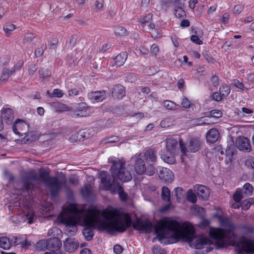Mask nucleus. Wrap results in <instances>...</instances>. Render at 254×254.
<instances>
[{"label": "nucleus", "mask_w": 254, "mask_h": 254, "mask_svg": "<svg viewBox=\"0 0 254 254\" xmlns=\"http://www.w3.org/2000/svg\"><path fill=\"white\" fill-rule=\"evenodd\" d=\"M163 104L169 110H175L177 109L178 105L175 102L171 101H165L163 102Z\"/></svg>", "instance_id": "e433bc0d"}, {"label": "nucleus", "mask_w": 254, "mask_h": 254, "mask_svg": "<svg viewBox=\"0 0 254 254\" xmlns=\"http://www.w3.org/2000/svg\"><path fill=\"white\" fill-rule=\"evenodd\" d=\"M222 113L219 110H213L210 112V116L214 118H220L222 116Z\"/></svg>", "instance_id": "8fccbe9b"}, {"label": "nucleus", "mask_w": 254, "mask_h": 254, "mask_svg": "<svg viewBox=\"0 0 254 254\" xmlns=\"http://www.w3.org/2000/svg\"><path fill=\"white\" fill-rule=\"evenodd\" d=\"M10 239L6 237H2L0 238V247L2 249L7 250L11 246Z\"/></svg>", "instance_id": "bb28decb"}, {"label": "nucleus", "mask_w": 254, "mask_h": 254, "mask_svg": "<svg viewBox=\"0 0 254 254\" xmlns=\"http://www.w3.org/2000/svg\"><path fill=\"white\" fill-rule=\"evenodd\" d=\"M38 67L35 64H31L28 69V73L30 75H33L34 73L37 70Z\"/></svg>", "instance_id": "338daca9"}, {"label": "nucleus", "mask_w": 254, "mask_h": 254, "mask_svg": "<svg viewBox=\"0 0 254 254\" xmlns=\"http://www.w3.org/2000/svg\"><path fill=\"white\" fill-rule=\"evenodd\" d=\"M47 240H41L36 244V248L39 251H45L47 249Z\"/></svg>", "instance_id": "f704fd0d"}, {"label": "nucleus", "mask_w": 254, "mask_h": 254, "mask_svg": "<svg viewBox=\"0 0 254 254\" xmlns=\"http://www.w3.org/2000/svg\"><path fill=\"white\" fill-rule=\"evenodd\" d=\"M244 188L245 190L244 193L247 195H251L252 194L253 191V187L251 184L249 183H246L244 186Z\"/></svg>", "instance_id": "79ce46f5"}, {"label": "nucleus", "mask_w": 254, "mask_h": 254, "mask_svg": "<svg viewBox=\"0 0 254 254\" xmlns=\"http://www.w3.org/2000/svg\"><path fill=\"white\" fill-rule=\"evenodd\" d=\"M40 78L42 79H45L46 77H50L51 75V72L48 69H42L39 71Z\"/></svg>", "instance_id": "37998d69"}, {"label": "nucleus", "mask_w": 254, "mask_h": 254, "mask_svg": "<svg viewBox=\"0 0 254 254\" xmlns=\"http://www.w3.org/2000/svg\"><path fill=\"white\" fill-rule=\"evenodd\" d=\"M80 130L78 131V132L74 133L69 137V141L71 142H76V141H81V135H80Z\"/></svg>", "instance_id": "a19ab883"}, {"label": "nucleus", "mask_w": 254, "mask_h": 254, "mask_svg": "<svg viewBox=\"0 0 254 254\" xmlns=\"http://www.w3.org/2000/svg\"><path fill=\"white\" fill-rule=\"evenodd\" d=\"M169 1L174 4L175 7L184 6V2L186 0H169Z\"/></svg>", "instance_id": "3c124183"}, {"label": "nucleus", "mask_w": 254, "mask_h": 254, "mask_svg": "<svg viewBox=\"0 0 254 254\" xmlns=\"http://www.w3.org/2000/svg\"><path fill=\"white\" fill-rule=\"evenodd\" d=\"M92 188L90 184H86L81 189L80 192L82 195L84 197H88L92 193Z\"/></svg>", "instance_id": "c756f323"}, {"label": "nucleus", "mask_w": 254, "mask_h": 254, "mask_svg": "<svg viewBox=\"0 0 254 254\" xmlns=\"http://www.w3.org/2000/svg\"><path fill=\"white\" fill-rule=\"evenodd\" d=\"M230 91V88L226 84H222L219 88V92L223 97H227L229 94Z\"/></svg>", "instance_id": "473e14b6"}, {"label": "nucleus", "mask_w": 254, "mask_h": 254, "mask_svg": "<svg viewBox=\"0 0 254 254\" xmlns=\"http://www.w3.org/2000/svg\"><path fill=\"white\" fill-rule=\"evenodd\" d=\"M69 213L64 214L61 217L63 224L72 227L71 233L74 235L76 231V225L83 220L85 226L82 230V234L86 241L92 240L94 233L93 228H97L100 231H106L112 234L115 232L123 233L129 228L132 221L128 213H121L117 210L101 211L96 208L89 209L84 216V210L79 209L74 205L70 206Z\"/></svg>", "instance_id": "f257e3e1"}, {"label": "nucleus", "mask_w": 254, "mask_h": 254, "mask_svg": "<svg viewBox=\"0 0 254 254\" xmlns=\"http://www.w3.org/2000/svg\"><path fill=\"white\" fill-rule=\"evenodd\" d=\"M47 249L51 251H57L62 246L61 241L58 238L53 237L47 240Z\"/></svg>", "instance_id": "6ab92c4d"}, {"label": "nucleus", "mask_w": 254, "mask_h": 254, "mask_svg": "<svg viewBox=\"0 0 254 254\" xmlns=\"http://www.w3.org/2000/svg\"><path fill=\"white\" fill-rule=\"evenodd\" d=\"M143 157L147 163H154L157 160V152L153 148H148L144 152Z\"/></svg>", "instance_id": "4468645a"}, {"label": "nucleus", "mask_w": 254, "mask_h": 254, "mask_svg": "<svg viewBox=\"0 0 254 254\" xmlns=\"http://www.w3.org/2000/svg\"><path fill=\"white\" fill-rule=\"evenodd\" d=\"M64 247L66 251L71 253L78 248L79 243L75 239L68 238L64 242Z\"/></svg>", "instance_id": "ddd939ff"}, {"label": "nucleus", "mask_w": 254, "mask_h": 254, "mask_svg": "<svg viewBox=\"0 0 254 254\" xmlns=\"http://www.w3.org/2000/svg\"><path fill=\"white\" fill-rule=\"evenodd\" d=\"M31 134L32 133L30 132L26 135V136L24 137V140L26 142H32L36 139V136H33Z\"/></svg>", "instance_id": "0e129e2a"}, {"label": "nucleus", "mask_w": 254, "mask_h": 254, "mask_svg": "<svg viewBox=\"0 0 254 254\" xmlns=\"http://www.w3.org/2000/svg\"><path fill=\"white\" fill-rule=\"evenodd\" d=\"M88 108V106L86 103L85 102H81L78 104L77 107V111L80 112L81 114L77 113L76 114L77 116H81L83 117L86 116V110Z\"/></svg>", "instance_id": "c85d7f7f"}, {"label": "nucleus", "mask_w": 254, "mask_h": 254, "mask_svg": "<svg viewBox=\"0 0 254 254\" xmlns=\"http://www.w3.org/2000/svg\"><path fill=\"white\" fill-rule=\"evenodd\" d=\"M162 199L166 202H170L171 200V192L168 188L163 187L161 192Z\"/></svg>", "instance_id": "a878e982"}, {"label": "nucleus", "mask_w": 254, "mask_h": 254, "mask_svg": "<svg viewBox=\"0 0 254 254\" xmlns=\"http://www.w3.org/2000/svg\"><path fill=\"white\" fill-rule=\"evenodd\" d=\"M174 192L177 199H180L182 196L183 189L181 187H177L175 189Z\"/></svg>", "instance_id": "5fc2aeb1"}, {"label": "nucleus", "mask_w": 254, "mask_h": 254, "mask_svg": "<svg viewBox=\"0 0 254 254\" xmlns=\"http://www.w3.org/2000/svg\"><path fill=\"white\" fill-rule=\"evenodd\" d=\"M155 233L159 240L167 238H173L176 241L181 239L190 243L195 249H201L207 244L208 239L201 235L194 236L193 226L189 222L182 225L177 220L166 217L160 220L154 227Z\"/></svg>", "instance_id": "f03ea898"}, {"label": "nucleus", "mask_w": 254, "mask_h": 254, "mask_svg": "<svg viewBox=\"0 0 254 254\" xmlns=\"http://www.w3.org/2000/svg\"><path fill=\"white\" fill-rule=\"evenodd\" d=\"M109 162L113 164L111 167L112 177L119 179L122 182H128L131 180L130 172L125 167V162L120 159H110Z\"/></svg>", "instance_id": "20e7f679"}, {"label": "nucleus", "mask_w": 254, "mask_h": 254, "mask_svg": "<svg viewBox=\"0 0 254 254\" xmlns=\"http://www.w3.org/2000/svg\"><path fill=\"white\" fill-rule=\"evenodd\" d=\"M40 180L49 188L51 195L56 196L62 186L65 185L66 181H60L57 177H50L49 173L46 171H40L39 178L37 174L31 170L22 177L23 191L29 194L35 188V182Z\"/></svg>", "instance_id": "7ed1b4c3"}, {"label": "nucleus", "mask_w": 254, "mask_h": 254, "mask_svg": "<svg viewBox=\"0 0 254 254\" xmlns=\"http://www.w3.org/2000/svg\"><path fill=\"white\" fill-rule=\"evenodd\" d=\"M23 241L24 239L20 236H12L10 238L11 246H16L20 245L21 247Z\"/></svg>", "instance_id": "7c9ffc66"}, {"label": "nucleus", "mask_w": 254, "mask_h": 254, "mask_svg": "<svg viewBox=\"0 0 254 254\" xmlns=\"http://www.w3.org/2000/svg\"><path fill=\"white\" fill-rule=\"evenodd\" d=\"M64 94L62 92V91L59 89H55L53 90L52 95L53 97H58V98H61L63 97Z\"/></svg>", "instance_id": "4d7b16f0"}, {"label": "nucleus", "mask_w": 254, "mask_h": 254, "mask_svg": "<svg viewBox=\"0 0 254 254\" xmlns=\"http://www.w3.org/2000/svg\"><path fill=\"white\" fill-rule=\"evenodd\" d=\"M235 145L234 142L229 144L225 149V155L230 161H232V157L234 154Z\"/></svg>", "instance_id": "393cba45"}, {"label": "nucleus", "mask_w": 254, "mask_h": 254, "mask_svg": "<svg viewBox=\"0 0 254 254\" xmlns=\"http://www.w3.org/2000/svg\"><path fill=\"white\" fill-rule=\"evenodd\" d=\"M190 40L196 44L201 45L202 44V41L199 39L197 36L195 35L190 37Z\"/></svg>", "instance_id": "e2e57ef3"}, {"label": "nucleus", "mask_w": 254, "mask_h": 254, "mask_svg": "<svg viewBox=\"0 0 254 254\" xmlns=\"http://www.w3.org/2000/svg\"><path fill=\"white\" fill-rule=\"evenodd\" d=\"M87 96L93 103L101 102L107 98L105 90L92 91L88 94Z\"/></svg>", "instance_id": "9d476101"}, {"label": "nucleus", "mask_w": 254, "mask_h": 254, "mask_svg": "<svg viewBox=\"0 0 254 254\" xmlns=\"http://www.w3.org/2000/svg\"><path fill=\"white\" fill-rule=\"evenodd\" d=\"M231 85L235 86L240 89L244 90L245 86L242 82H240L239 80L235 79L233 80V82L231 84Z\"/></svg>", "instance_id": "49530a36"}, {"label": "nucleus", "mask_w": 254, "mask_h": 254, "mask_svg": "<svg viewBox=\"0 0 254 254\" xmlns=\"http://www.w3.org/2000/svg\"><path fill=\"white\" fill-rule=\"evenodd\" d=\"M182 105L185 108H190L191 106L190 102L185 96L183 98Z\"/></svg>", "instance_id": "603ef678"}, {"label": "nucleus", "mask_w": 254, "mask_h": 254, "mask_svg": "<svg viewBox=\"0 0 254 254\" xmlns=\"http://www.w3.org/2000/svg\"><path fill=\"white\" fill-rule=\"evenodd\" d=\"M154 254H164V251L158 246H154L152 249Z\"/></svg>", "instance_id": "13d9d810"}, {"label": "nucleus", "mask_w": 254, "mask_h": 254, "mask_svg": "<svg viewBox=\"0 0 254 254\" xmlns=\"http://www.w3.org/2000/svg\"><path fill=\"white\" fill-rule=\"evenodd\" d=\"M150 29L152 30V32H151V34L152 37L154 38H158L160 37V34L157 31V30L155 29V25L153 23H150L149 25Z\"/></svg>", "instance_id": "c03bdc74"}, {"label": "nucleus", "mask_w": 254, "mask_h": 254, "mask_svg": "<svg viewBox=\"0 0 254 254\" xmlns=\"http://www.w3.org/2000/svg\"><path fill=\"white\" fill-rule=\"evenodd\" d=\"M175 152L167 150H162L161 158L162 160L169 164H173L176 162Z\"/></svg>", "instance_id": "dca6fc26"}, {"label": "nucleus", "mask_w": 254, "mask_h": 254, "mask_svg": "<svg viewBox=\"0 0 254 254\" xmlns=\"http://www.w3.org/2000/svg\"><path fill=\"white\" fill-rule=\"evenodd\" d=\"M211 82L214 86H217L219 85V78L216 75H212L211 78Z\"/></svg>", "instance_id": "774afa93"}, {"label": "nucleus", "mask_w": 254, "mask_h": 254, "mask_svg": "<svg viewBox=\"0 0 254 254\" xmlns=\"http://www.w3.org/2000/svg\"><path fill=\"white\" fill-rule=\"evenodd\" d=\"M132 226L134 229L142 231L147 234L150 233L153 228L152 223L148 219H137L133 224Z\"/></svg>", "instance_id": "0eeeda50"}, {"label": "nucleus", "mask_w": 254, "mask_h": 254, "mask_svg": "<svg viewBox=\"0 0 254 254\" xmlns=\"http://www.w3.org/2000/svg\"><path fill=\"white\" fill-rule=\"evenodd\" d=\"M219 133L215 128L210 129L206 134V139L208 142L213 143L218 139Z\"/></svg>", "instance_id": "4be33fe9"}, {"label": "nucleus", "mask_w": 254, "mask_h": 254, "mask_svg": "<svg viewBox=\"0 0 254 254\" xmlns=\"http://www.w3.org/2000/svg\"><path fill=\"white\" fill-rule=\"evenodd\" d=\"M244 9V6L241 4H237L233 7V11L234 14H239Z\"/></svg>", "instance_id": "09e8293b"}, {"label": "nucleus", "mask_w": 254, "mask_h": 254, "mask_svg": "<svg viewBox=\"0 0 254 254\" xmlns=\"http://www.w3.org/2000/svg\"><path fill=\"white\" fill-rule=\"evenodd\" d=\"M127 30L126 28L121 26H118L115 28V32L117 34L124 35L127 33Z\"/></svg>", "instance_id": "de8ad7c7"}, {"label": "nucleus", "mask_w": 254, "mask_h": 254, "mask_svg": "<svg viewBox=\"0 0 254 254\" xmlns=\"http://www.w3.org/2000/svg\"><path fill=\"white\" fill-rule=\"evenodd\" d=\"M116 179L113 178V180H112L110 176H106L101 179V181L104 184L106 189L110 190L113 194L117 193L122 188L119 183H116Z\"/></svg>", "instance_id": "6e6552de"}, {"label": "nucleus", "mask_w": 254, "mask_h": 254, "mask_svg": "<svg viewBox=\"0 0 254 254\" xmlns=\"http://www.w3.org/2000/svg\"><path fill=\"white\" fill-rule=\"evenodd\" d=\"M203 118L197 119L195 121V124L197 125H209V123L207 122V120H202Z\"/></svg>", "instance_id": "69168bd1"}, {"label": "nucleus", "mask_w": 254, "mask_h": 254, "mask_svg": "<svg viewBox=\"0 0 254 254\" xmlns=\"http://www.w3.org/2000/svg\"><path fill=\"white\" fill-rule=\"evenodd\" d=\"M15 68H12L11 69H9L8 68H3L2 69L0 80L2 81H6L9 78V76L11 75L15 71Z\"/></svg>", "instance_id": "cd10ccee"}, {"label": "nucleus", "mask_w": 254, "mask_h": 254, "mask_svg": "<svg viewBox=\"0 0 254 254\" xmlns=\"http://www.w3.org/2000/svg\"><path fill=\"white\" fill-rule=\"evenodd\" d=\"M155 172V168L153 165V163L149 164L147 167H146V171L145 174L149 176H152Z\"/></svg>", "instance_id": "a18cd8bd"}, {"label": "nucleus", "mask_w": 254, "mask_h": 254, "mask_svg": "<svg viewBox=\"0 0 254 254\" xmlns=\"http://www.w3.org/2000/svg\"><path fill=\"white\" fill-rule=\"evenodd\" d=\"M28 127L27 125L20 119L16 120L12 125V130L13 132L19 135H22L23 134L26 133L24 131L23 129Z\"/></svg>", "instance_id": "f8f14e48"}, {"label": "nucleus", "mask_w": 254, "mask_h": 254, "mask_svg": "<svg viewBox=\"0 0 254 254\" xmlns=\"http://www.w3.org/2000/svg\"><path fill=\"white\" fill-rule=\"evenodd\" d=\"M159 177L164 182H171L174 179L173 172L166 168H163L160 171Z\"/></svg>", "instance_id": "f3484780"}, {"label": "nucleus", "mask_w": 254, "mask_h": 254, "mask_svg": "<svg viewBox=\"0 0 254 254\" xmlns=\"http://www.w3.org/2000/svg\"><path fill=\"white\" fill-rule=\"evenodd\" d=\"M187 196L188 200L192 203H195L197 201L196 195L193 193L192 190L190 189L188 191Z\"/></svg>", "instance_id": "58836bf2"}, {"label": "nucleus", "mask_w": 254, "mask_h": 254, "mask_svg": "<svg viewBox=\"0 0 254 254\" xmlns=\"http://www.w3.org/2000/svg\"><path fill=\"white\" fill-rule=\"evenodd\" d=\"M254 203V199L253 198H249L245 200L242 204V209L244 210L248 209L251 205Z\"/></svg>", "instance_id": "4c0bfd02"}, {"label": "nucleus", "mask_w": 254, "mask_h": 254, "mask_svg": "<svg viewBox=\"0 0 254 254\" xmlns=\"http://www.w3.org/2000/svg\"><path fill=\"white\" fill-rule=\"evenodd\" d=\"M127 58V54L126 52H121L114 59V63L117 66L123 65Z\"/></svg>", "instance_id": "b1692460"}, {"label": "nucleus", "mask_w": 254, "mask_h": 254, "mask_svg": "<svg viewBox=\"0 0 254 254\" xmlns=\"http://www.w3.org/2000/svg\"><path fill=\"white\" fill-rule=\"evenodd\" d=\"M243 197L241 193L238 191H237L233 195V199L236 202H240Z\"/></svg>", "instance_id": "6e6d98bb"}, {"label": "nucleus", "mask_w": 254, "mask_h": 254, "mask_svg": "<svg viewBox=\"0 0 254 254\" xmlns=\"http://www.w3.org/2000/svg\"><path fill=\"white\" fill-rule=\"evenodd\" d=\"M141 158V154L139 153L135 154L130 159L131 161L134 162V171L139 175L145 174L146 171L144 161Z\"/></svg>", "instance_id": "1a4fd4ad"}, {"label": "nucleus", "mask_w": 254, "mask_h": 254, "mask_svg": "<svg viewBox=\"0 0 254 254\" xmlns=\"http://www.w3.org/2000/svg\"><path fill=\"white\" fill-rule=\"evenodd\" d=\"M80 134H81V141L85 139H87L89 138L92 135L91 134V129H88V128H85L82 130H80Z\"/></svg>", "instance_id": "c9c22d12"}, {"label": "nucleus", "mask_w": 254, "mask_h": 254, "mask_svg": "<svg viewBox=\"0 0 254 254\" xmlns=\"http://www.w3.org/2000/svg\"><path fill=\"white\" fill-rule=\"evenodd\" d=\"M212 97V99L215 101H220L222 99V97L223 96L221 95V94L220 93L216 92L213 93Z\"/></svg>", "instance_id": "680f3d73"}, {"label": "nucleus", "mask_w": 254, "mask_h": 254, "mask_svg": "<svg viewBox=\"0 0 254 254\" xmlns=\"http://www.w3.org/2000/svg\"><path fill=\"white\" fill-rule=\"evenodd\" d=\"M236 145L240 150L250 151L251 145L248 138L245 137H239L236 140Z\"/></svg>", "instance_id": "9b49d317"}, {"label": "nucleus", "mask_w": 254, "mask_h": 254, "mask_svg": "<svg viewBox=\"0 0 254 254\" xmlns=\"http://www.w3.org/2000/svg\"><path fill=\"white\" fill-rule=\"evenodd\" d=\"M16 28V25L12 24H6L3 26V30L7 36H9L11 32Z\"/></svg>", "instance_id": "72a5a7b5"}, {"label": "nucleus", "mask_w": 254, "mask_h": 254, "mask_svg": "<svg viewBox=\"0 0 254 254\" xmlns=\"http://www.w3.org/2000/svg\"><path fill=\"white\" fill-rule=\"evenodd\" d=\"M166 149L165 150L176 153V150L178 147L177 141L173 138H168L166 139Z\"/></svg>", "instance_id": "5701e85b"}, {"label": "nucleus", "mask_w": 254, "mask_h": 254, "mask_svg": "<svg viewBox=\"0 0 254 254\" xmlns=\"http://www.w3.org/2000/svg\"><path fill=\"white\" fill-rule=\"evenodd\" d=\"M174 14L178 18L185 17L186 16V12L183 9V6L175 7Z\"/></svg>", "instance_id": "2f4dec72"}, {"label": "nucleus", "mask_w": 254, "mask_h": 254, "mask_svg": "<svg viewBox=\"0 0 254 254\" xmlns=\"http://www.w3.org/2000/svg\"><path fill=\"white\" fill-rule=\"evenodd\" d=\"M51 106L56 112L62 113L64 111H70L71 110V108L68 107L66 104L60 102H52L51 103Z\"/></svg>", "instance_id": "412c9836"}, {"label": "nucleus", "mask_w": 254, "mask_h": 254, "mask_svg": "<svg viewBox=\"0 0 254 254\" xmlns=\"http://www.w3.org/2000/svg\"><path fill=\"white\" fill-rule=\"evenodd\" d=\"M194 190L196 191L197 195L199 198L206 200L208 198L209 195V189L204 186L201 185H196L194 187Z\"/></svg>", "instance_id": "2eb2a0df"}, {"label": "nucleus", "mask_w": 254, "mask_h": 254, "mask_svg": "<svg viewBox=\"0 0 254 254\" xmlns=\"http://www.w3.org/2000/svg\"><path fill=\"white\" fill-rule=\"evenodd\" d=\"M1 119L2 118L6 124L11 123L14 120V115L12 110L10 108H6L2 110Z\"/></svg>", "instance_id": "aec40b11"}, {"label": "nucleus", "mask_w": 254, "mask_h": 254, "mask_svg": "<svg viewBox=\"0 0 254 254\" xmlns=\"http://www.w3.org/2000/svg\"><path fill=\"white\" fill-rule=\"evenodd\" d=\"M153 15L151 13H148L145 15L142 20V24H145L147 23H149L152 19Z\"/></svg>", "instance_id": "052dcab7"}, {"label": "nucleus", "mask_w": 254, "mask_h": 254, "mask_svg": "<svg viewBox=\"0 0 254 254\" xmlns=\"http://www.w3.org/2000/svg\"><path fill=\"white\" fill-rule=\"evenodd\" d=\"M34 217L35 214L31 212H28L27 214L25 215V217L28 219L29 224H32L34 222Z\"/></svg>", "instance_id": "bf43d9fd"}, {"label": "nucleus", "mask_w": 254, "mask_h": 254, "mask_svg": "<svg viewBox=\"0 0 254 254\" xmlns=\"http://www.w3.org/2000/svg\"><path fill=\"white\" fill-rule=\"evenodd\" d=\"M209 235L211 238L215 240L217 247L224 248L229 243L233 236V233L230 230L214 229L210 231Z\"/></svg>", "instance_id": "39448f33"}, {"label": "nucleus", "mask_w": 254, "mask_h": 254, "mask_svg": "<svg viewBox=\"0 0 254 254\" xmlns=\"http://www.w3.org/2000/svg\"><path fill=\"white\" fill-rule=\"evenodd\" d=\"M126 95V89L121 84L114 85L112 89V95L115 98H122Z\"/></svg>", "instance_id": "a211bd4d"}, {"label": "nucleus", "mask_w": 254, "mask_h": 254, "mask_svg": "<svg viewBox=\"0 0 254 254\" xmlns=\"http://www.w3.org/2000/svg\"><path fill=\"white\" fill-rule=\"evenodd\" d=\"M117 193H118V194L119 195V197L122 200H123V201L127 200V195L126 192H124V189L123 188Z\"/></svg>", "instance_id": "864d4df0"}, {"label": "nucleus", "mask_w": 254, "mask_h": 254, "mask_svg": "<svg viewBox=\"0 0 254 254\" xmlns=\"http://www.w3.org/2000/svg\"><path fill=\"white\" fill-rule=\"evenodd\" d=\"M35 35L34 34L31 33H26L24 35V38L23 39V41L24 43H29L31 42L33 39L35 38Z\"/></svg>", "instance_id": "ea45409f"}, {"label": "nucleus", "mask_w": 254, "mask_h": 254, "mask_svg": "<svg viewBox=\"0 0 254 254\" xmlns=\"http://www.w3.org/2000/svg\"><path fill=\"white\" fill-rule=\"evenodd\" d=\"M202 142L199 138L194 137L191 138L188 146V149L183 144V141L180 140V145L181 152L184 155H186L187 151L189 150L191 152H196L198 151L201 146Z\"/></svg>", "instance_id": "423d86ee"}]
</instances>
